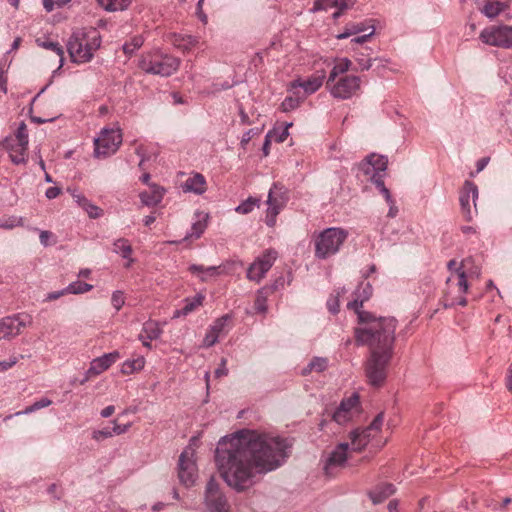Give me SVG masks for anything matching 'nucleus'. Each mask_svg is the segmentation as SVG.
<instances>
[{"mask_svg": "<svg viewBox=\"0 0 512 512\" xmlns=\"http://www.w3.org/2000/svg\"><path fill=\"white\" fill-rule=\"evenodd\" d=\"M291 448L292 442L287 438L241 430L218 442L215 462L226 484L243 492L254 484L257 474L282 466L290 456Z\"/></svg>", "mask_w": 512, "mask_h": 512, "instance_id": "1", "label": "nucleus"}, {"mask_svg": "<svg viewBox=\"0 0 512 512\" xmlns=\"http://www.w3.org/2000/svg\"><path fill=\"white\" fill-rule=\"evenodd\" d=\"M347 307L358 316L360 327L355 329V339L360 345H367L370 357L366 363V376L373 386H380L387 376V368L393 356L397 320L394 317H376L358 310V301H351Z\"/></svg>", "mask_w": 512, "mask_h": 512, "instance_id": "2", "label": "nucleus"}, {"mask_svg": "<svg viewBox=\"0 0 512 512\" xmlns=\"http://www.w3.org/2000/svg\"><path fill=\"white\" fill-rule=\"evenodd\" d=\"M446 287L443 292L442 303L445 308L454 307L455 305L466 306L467 299L465 297L469 289L466 272L461 268H456L446 280Z\"/></svg>", "mask_w": 512, "mask_h": 512, "instance_id": "3", "label": "nucleus"}, {"mask_svg": "<svg viewBox=\"0 0 512 512\" xmlns=\"http://www.w3.org/2000/svg\"><path fill=\"white\" fill-rule=\"evenodd\" d=\"M348 237V232L342 228L330 227L319 233L315 240V257L327 259L336 254Z\"/></svg>", "mask_w": 512, "mask_h": 512, "instance_id": "4", "label": "nucleus"}, {"mask_svg": "<svg viewBox=\"0 0 512 512\" xmlns=\"http://www.w3.org/2000/svg\"><path fill=\"white\" fill-rule=\"evenodd\" d=\"M100 44L99 35L89 38L88 34H72L68 40L67 49L73 62L85 63L92 58Z\"/></svg>", "mask_w": 512, "mask_h": 512, "instance_id": "5", "label": "nucleus"}, {"mask_svg": "<svg viewBox=\"0 0 512 512\" xmlns=\"http://www.w3.org/2000/svg\"><path fill=\"white\" fill-rule=\"evenodd\" d=\"M179 67V60L176 57L154 52L147 54L140 61V68L146 73L170 76Z\"/></svg>", "mask_w": 512, "mask_h": 512, "instance_id": "6", "label": "nucleus"}, {"mask_svg": "<svg viewBox=\"0 0 512 512\" xmlns=\"http://www.w3.org/2000/svg\"><path fill=\"white\" fill-rule=\"evenodd\" d=\"M197 439L192 438L189 445L182 451L178 462V477L182 484L192 486L197 478V465L195 460Z\"/></svg>", "mask_w": 512, "mask_h": 512, "instance_id": "7", "label": "nucleus"}, {"mask_svg": "<svg viewBox=\"0 0 512 512\" xmlns=\"http://www.w3.org/2000/svg\"><path fill=\"white\" fill-rule=\"evenodd\" d=\"M122 143L121 129L103 128L97 138L94 139V156L106 158L116 153Z\"/></svg>", "mask_w": 512, "mask_h": 512, "instance_id": "8", "label": "nucleus"}, {"mask_svg": "<svg viewBox=\"0 0 512 512\" xmlns=\"http://www.w3.org/2000/svg\"><path fill=\"white\" fill-rule=\"evenodd\" d=\"M361 86V79L355 75H343L326 81V87L334 98L345 100L353 97Z\"/></svg>", "mask_w": 512, "mask_h": 512, "instance_id": "9", "label": "nucleus"}, {"mask_svg": "<svg viewBox=\"0 0 512 512\" xmlns=\"http://www.w3.org/2000/svg\"><path fill=\"white\" fill-rule=\"evenodd\" d=\"M33 318L27 313H18L0 320V340H9L19 335L23 328L31 326Z\"/></svg>", "mask_w": 512, "mask_h": 512, "instance_id": "10", "label": "nucleus"}, {"mask_svg": "<svg viewBox=\"0 0 512 512\" xmlns=\"http://www.w3.org/2000/svg\"><path fill=\"white\" fill-rule=\"evenodd\" d=\"M204 503L209 512H229V505L214 477L207 482Z\"/></svg>", "mask_w": 512, "mask_h": 512, "instance_id": "11", "label": "nucleus"}, {"mask_svg": "<svg viewBox=\"0 0 512 512\" xmlns=\"http://www.w3.org/2000/svg\"><path fill=\"white\" fill-rule=\"evenodd\" d=\"M288 201L287 191L283 186L279 184H274L268 193L267 199V214H266V224L270 227H273L276 223V217L280 213V211L284 208Z\"/></svg>", "mask_w": 512, "mask_h": 512, "instance_id": "12", "label": "nucleus"}, {"mask_svg": "<svg viewBox=\"0 0 512 512\" xmlns=\"http://www.w3.org/2000/svg\"><path fill=\"white\" fill-rule=\"evenodd\" d=\"M278 257V253L274 249H267L259 257L255 259L247 270V278L250 281L259 283L271 269Z\"/></svg>", "mask_w": 512, "mask_h": 512, "instance_id": "13", "label": "nucleus"}, {"mask_svg": "<svg viewBox=\"0 0 512 512\" xmlns=\"http://www.w3.org/2000/svg\"><path fill=\"white\" fill-rule=\"evenodd\" d=\"M478 198V188L471 181H465L463 188L460 192V205L463 217L467 221L473 219L474 214L477 212L476 199Z\"/></svg>", "mask_w": 512, "mask_h": 512, "instance_id": "14", "label": "nucleus"}, {"mask_svg": "<svg viewBox=\"0 0 512 512\" xmlns=\"http://www.w3.org/2000/svg\"><path fill=\"white\" fill-rule=\"evenodd\" d=\"M349 451H351L349 443L343 442L336 446L324 463L323 470L327 476H334L338 469L344 467Z\"/></svg>", "mask_w": 512, "mask_h": 512, "instance_id": "15", "label": "nucleus"}, {"mask_svg": "<svg viewBox=\"0 0 512 512\" xmlns=\"http://www.w3.org/2000/svg\"><path fill=\"white\" fill-rule=\"evenodd\" d=\"M359 398L356 394L342 400L339 407L333 413L332 418L340 425L348 423L358 412Z\"/></svg>", "mask_w": 512, "mask_h": 512, "instance_id": "16", "label": "nucleus"}, {"mask_svg": "<svg viewBox=\"0 0 512 512\" xmlns=\"http://www.w3.org/2000/svg\"><path fill=\"white\" fill-rule=\"evenodd\" d=\"M117 358L118 353L113 352L93 359L90 363L89 369L86 371L84 379L81 381V384H84L90 378L95 377L109 369L110 366L117 360Z\"/></svg>", "mask_w": 512, "mask_h": 512, "instance_id": "17", "label": "nucleus"}, {"mask_svg": "<svg viewBox=\"0 0 512 512\" xmlns=\"http://www.w3.org/2000/svg\"><path fill=\"white\" fill-rule=\"evenodd\" d=\"M325 79V72L324 71H318L315 74L311 75L307 79H301L298 78L291 82V88L297 89L302 88L303 89V95L304 98L307 95L315 93L323 84V81Z\"/></svg>", "mask_w": 512, "mask_h": 512, "instance_id": "18", "label": "nucleus"}, {"mask_svg": "<svg viewBox=\"0 0 512 512\" xmlns=\"http://www.w3.org/2000/svg\"><path fill=\"white\" fill-rule=\"evenodd\" d=\"M231 319L229 314L223 315L220 318H217L213 324L208 329L204 339L203 346L211 347L217 343L220 336L227 333L226 326L228 321Z\"/></svg>", "mask_w": 512, "mask_h": 512, "instance_id": "19", "label": "nucleus"}, {"mask_svg": "<svg viewBox=\"0 0 512 512\" xmlns=\"http://www.w3.org/2000/svg\"><path fill=\"white\" fill-rule=\"evenodd\" d=\"M388 160L385 156L371 154L359 165L365 175L382 174L387 169Z\"/></svg>", "mask_w": 512, "mask_h": 512, "instance_id": "20", "label": "nucleus"}, {"mask_svg": "<svg viewBox=\"0 0 512 512\" xmlns=\"http://www.w3.org/2000/svg\"><path fill=\"white\" fill-rule=\"evenodd\" d=\"M374 434V432L368 430V427L362 430L355 429L352 431L350 433L351 442L349 443L351 451L359 452L364 449Z\"/></svg>", "mask_w": 512, "mask_h": 512, "instance_id": "21", "label": "nucleus"}, {"mask_svg": "<svg viewBox=\"0 0 512 512\" xmlns=\"http://www.w3.org/2000/svg\"><path fill=\"white\" fill-rule=\"evenodd\" d=\"M188 270L202 282H207L209 279L217 277L224 272L222 265L205 267L203 265L192 264L189 266Z\"/></svg>", "mask_w": 512, "mask_h": 512, "instance_id": "22", "label": "nucleus"}, {"mask_svg": "<svg viewBox=\"0 0 512 512\" xmlns=\"http://www.w3.org/2000/svg\"><path fill=\"white\" fill-rule=\"evenodd\" d=\"M482 43L501 48H512V34H479Z\"/></svg>", "mask_w": 512, "mask_h": 512, "instance_id": "23", "label": "nucleus"}, {"mask_svg": "<svg viewBox=\"0 0 512 512\" xmlns=\"http://www.w3.org/2000/svg\"><path fill=\"white\" fill-rule=\"evenodd\" d=\"M184 192H192L197 195L203 194L206 189V180L200 173H194L182 185Z\"/></svg>", "mask_w": 512, "mask_h": 512, "instance_id": "24", "label": "nucleus"}, {"mask_svg": "<svg viewBox=\"0 0 512 512\" xmlns=\"http://www.w3.org/2000/svg\"><path fill=\"white\" fill-rule=\"evenodd\" d=\"M511 0H485L481 12L490 19L497 17L510 5Z\"/></svg>", "mask_w": 512, "mask_h": 512, "instance_id": "25", "label": "nucleus"}, {"mask_svg": "<svg viewBox=\"0 0 512 512\" xmlns=\"http://www.w3.org/2000/svg\"><path fill=\"white\" fill-rule=\"evenodd\" d=\"M205 296L201 293L196 294L194 297H188L184 299V306L174 312L173 318L180 316H187L197 308L202 306Z\"/></svg>", "mask_w": 512, "mask_h": 512, "instance_id": "26", "label": "nucleus"}, {"mask_svg": "<svg viewBox=\"0 0 512 512\" xmlns=\"http://www.w3.org/2000/svg\"><path fill=\"white\" fill-rule=\"evenodd\" d=\"M164 196V189L157 185H151L150 191L141 192L139 197L141 203L145 206H156L158 205Z\"/></svg>", "mask_w": 512, "mask_h": 512, "instance_id": "27", "label": "nucleus"}, {"mask_svg": "<svg viewBox=\"0 0 512 512\" xmlns=\"http://www.w3.org/2000/svg\"><path fill=\"white\" fill-rule=\"evenodd\" d=\"M170 41L179 50L186 52L198 43L197 37L193 34H170Z\"/></svg>", "mask_w": 512, "mask_h": 512, "instance_id": "28", "label": "nucleus"}, {"mask_svg": "<svg viewBox=\"0 0 512 512\" xmlns=\"http://www.w3.org/2000/svg\"><path fill=\"white\" fill-rule=\"evenodd\" d=\"M395 487L389 483L378 485L374 490L369 493V496L374 504H379L394 494Z\"/></svg>", "mask_w": 512, "mask_h": 512, "instance_id": "29", "label": "nucleus"}, {"mask_svg": "<svg viewBox=\"0 0 512 512\" xmlns=\"http://www.w3.org/2000/svg\"><path fill=\"white\" fill-rule=\"evenodd\" d=\"M36 42L39 46H41L45 49L51 50L56 54V56L59 58V60H58L59 66L57 69H60L64 62L63 47L57 41L49 40L46 37L37 38Z\"/></svg>", "mask_w": 512, "mask_h": 512, "instance_id": "30", "label": "nucleus"}, {"mask_svg": "<svg viewBox=\"0 0 512 512\" xmlns=\"http://www.w3.org/2000/svg\"><path fill=\"white\" fill-rule=\"evenodd\" d=\"M113 252L116 254H120L124 259H128V263L126 264V267H130V265L134 261L130 257L132 254V246L130 245L129 241L125 238L117 239L113 243Z\"/></svg>", "mask_w": 512, "mask_h": 512, "instance_id": "31", "label": "nucleus"}, {"mask_svg": "<svg viewBox=\"0 0 512 512\" xmlns=\"http://www.w3.org/2000/svg\"><path fill=\"white\" fill-rule=\"evenodd\" d=\"M196 218V221L192 224L191 233L188 234L185 239L190 237L199 238L204 233L207 227L208 214L197 212Z\"/></svg>", "mask_w": 512, "mask_h": 512, "instance_id": "32", "label": "nucleus"}, {"mask_svg": "<svg viewBox=\"0 0 512 512\" xmlns=\"http://www.w3.org/2000/svg\"><path fill=\"white\" fill-rule=\"evenodd\" d=\"M462 271L466 272V279L470 278H479L481 275V267L475 264V261L472 257H467L461 261L459 267Z\"/></svg>", "mask_w": 512, "mask_h": 512, "instance_id": "33", "label": "nucleus"}, {"mask_svg": "<svg viewBox=\"0 0 512 512\" xmlns=\"http://www.w3.org/2000/svg\"><path fill=\"white\" fill-rule=\"evenodd\" d=\"M144 337L150 341L158 339L162 334V329L158 322L149 320L143 324L142 332Z\"/></svg>", "mask_w": 512, "mask_h": 512, "instance_id": "34", "label": "nucleus"}, {"mask_svg": "<svg viewBox=\"0 0 512 512\" xmlns=\"http://www.w3.org/2000/svg\"><path fill=\"white\" fill-rule=\"evenodd\" d=\"M97 2L106 11L116 12L127 9L131 0H97Z\"/></svg>", "mask_w": 512, "mask_h": 512, "instance_id": "35", "label": "nucleus"}, {"mask_svg": "<svg viewBox=\"0 0 512 512\" xmlns=\"http://www.w3.org/2000/svg\"><path fill=\"white\" fill-rule=\"evenodd\" d=\"M351 61L348 58H341L335 62L328 78L335 80V78L346 75L345 73L349 70Z\"/></svg>", "mask_w": 512, "mask_h": 512, "instance_id": "36", "label": "nucleus"}, {"mask_svg": "<svg viewBox=\"0 0 512 512\" xmlns=\"http://www.w3.org/2000/svg\"><path fill=\"white\" fill-rule=\"evenodd\" d=\"M8 142H14L17 143L18 148L23 151L27 150L28 146V134L26 125L24 123H21V125L18 127L15 137L8 140Z\"/></svg>", "mask_w": 512, "mask_h": 512, "instance_id": "37", "label": "nucleus"}, {"mask_svg": "<svg viewBox=\"0 0 512 512\" xmlns=\"http://www.w3.org/2000/svg\"><path fill=\"white\" fill-rule=\"evenodd\" d=\"M328 366V360L327 358L323 357H314L307 367H305L302 371L303 375H307L311 373L312 371L316 372H323Z\"/></svg>", "mask_w": 512, "mask_h": 512, "instance_id": "38", "label": "nucleus"}, {"mask_svg": "<svg viewBox=\"0 0 512 512\" xmlns=\"http://www.w3.org/2000/svg\"><path fill=\"white\" fill-rule=\"evenodd\" d=\"M7 148L9 150L10 159L13 163L22 164L26 162V150L21 151L18 148L17 143L7 141Z\"/></svg>", "mask_w": 512, "mask_h": 512, "instance_id": "39", "label": "nucleus"}, {"mask_svg": "<svg viewBox=\"0 0 512 512\" xmlns=\"http://www.w3.org/2000/svg\"><path fill=\"white\" fill-rule=\"evenodd\" d=\"M385 173H382V174H372V175H368L370 180L375 184V186L379 189L380 193L383 194V196L385 197V200L387 203H392L393 202V199H392V196L390 194V191L386 188L385 184H384V181H383V177H384Z\"/></svg>", "mask_w": 512, "mask_h": 512, "instance_id": "40", "label": "nucleus"}, {"mask_svg": "<svg viewBox=\"0 0 512 512\" xmlns=\"http://www.w3.org/2000/svg\"><path fill=\"white\" fill-rule=\"evenodd\" d=\"M144 365V357L139 356L133 360H127L122 366V372L125 374H130L135 371H140L141 369H143Z\"/></svg>", "mask_w": 512, "mask_h": 512, "instance_id": "41", "label": "nucleus"}, {"mask_svg": "<svg viewBox=\"0 0 512 512\" xmlns=\"http://www.w3.org/2000/svg\"><path fill=\"white\" fill-rule=\"evenodd\" d=\"M377 29H382L381 22L376 19H367L364 22L357 24L352 32H375Z\"/></svg>", "mask_w": 512, "mask_h": 512, "instance_id": "42", "label": "nucleus"}, {"mask_svg": "<svg viewBox=\"0 0 512 512\" xmlns=\"http://www.w3.org/2000/svg\"><path fill=\"white\" fill-rule=\"evenodd\" d=\"M295 94L296 96L286 97L283 100V102L281 103V110L283 112H289L296 109L300 105L301 101H303L304 96L299 95L296 92Z\"/></svg>", "mask_w": 512, "mask_h": 512, "instance_id": "43", "label": "nucleus"}, {"mask_svg": "<svg viewBox=\"0 0 512 512\" xmlns=\"http://www.w3.org/2000/svg\"><path fill=\"white\" fill-rule=\"evenodd\" d=\"M93 286L88 283L81 281H75L70 283L66 288L67 294H83L92 290Z\"/></svg>", "mask_w": 512, "mask_h": 512, "instance_id": "44", "label": "nucleus"}, {"mask_svg": "<svg viewBox=\"0 0 512 512\" xmlns=\"http://www.w3.org/2000/svg\"><path fill=\"white\" fill-rule=\"evenodd\" d=\"M336 11L332 14L333 19L339 18L344 11L352 8L355 4V0H332Z\"/></svg>", "mask_w": 512, "mask_h": 512, "instance_id": "45", "label": "nucleus"}, {"mask_svg": "<svg viewBox=\"0 0 512 512\" xmlns=\"http://www.w3.org/2000/svg\"><path fill=\"white\" fill-rule=\"evenodd\" d=\"M259 202H260L259 199L254 198V197H249L248 199L243 201L240 205H238L236 207L235 211L239 214H248L251 211H253V209L255 207L259 206Z\"/></svg>", "mask_w": 512, "mask_h": 512, "instance_id": "46", "label": "nucleus"}, {"mask_svg": "<svg viewBox=\"0 0 512 512\" xmlns=\"http://www.w3.org/2000/svg\"><path fill=\"white\" fill-rule=\"evenodd\" d=\"M143 42L144 39L142 35H136L135 37H133L130 43H125L123 45L124 53L127 55H131L132 53H134V51H136L138 48L142 46Z\"/></svg>", "mask_w": 512, "mask_h": 512, "instance_id": "47", "label": "nucleus"}, {"mask_svg": "<svg viewBox=\"0 0 512 512\" xmlns=\"http://www.w3.org/2000/svg\"><path fill=\"white\" fill-rule=\"evenodd\" d=\"M372 294V286L366 283L362 288V292L358 289L356 292V298L353 301H358V310H361L364 301L368 300Z\"/></svg>", "mask_w": 512, "mask_h": 512, "instance_id": "48", "label": "nucleus"}, {"mask_svg": "<svg viewBox=\"0 0 512 512\" xmlns=\"http://www.w3.org/2000/svg\"><path fill=\"white\" fill-rule=\"evenodd\" d=\"M341 293H345V290L336 291V293L332 294L327 300V308L333 314H336L339 311V297Z\"/></svg>", "mask_w": 512, "mask_h": 512, "instance_id": "49", "label": "nucleus"}, {"mask_svg": "<svg viewBox=\"0 0 512 512\" xmlns=\"http://www.w3.org/2000/svg\"><path fill=\"white\" fill-rule=\"evenodd\" d=\"M331 8H335L332 0H314L311 12L328 11Z\"/></svg>", "mask_w": 512, "mask_h": 512, "instance_id": "50", "label": "nucleus"}, {"mask_svg": "<svg viewBox=\"0 0 512 512\" xmlns=\"http://www.w3.org/2000/svg\"><path fill=\"white\" fill-rule=\"evenodd\" d=\"M112 306L116 311H119L125 304V297L122 291H114L111 296Z\"/></svg>", "mask_w": 512, "mask_h": 512, "instance_id": "51", "label": "nucleus"}, {"mask_svg": "<svg viewBox=\"0 0 512 512\" xmlns=\"http://www.w3.org/2000/svg\"><path fill=\"white\" fill-rule=\"evenodd\" d=\"M71 0H42L44 9L47 12H51L56 8H60L67 3H69Z\"/></svg>", "mask_w": 512, "mask_h": 512, "instance_id": "52", "label": "nucleus"}, {"mask_svg": "<svg viewBox=\"0 0 512 512\" xmlns=\"http://www.w3.org/2000/svg\"><path fill=\"white\" fill-rule=\"evenodd\" d=\"M266 301H267V299L263 293V290H259L256 300H255V303H254L255 310L258 312H261V313L266 312V310H267Z\"/></svg>", "mask_w": 512, "mask_h": 512, "instance_id": "53", "label": "nucleus"}, {"mask_svg": "<svg viewBox=\"0 0 512 512\" xmlns=\"http://www.w3.org/2000/svg\"><path fill=\"white\" fill-rule=\"evenodd\" d=\"M383 422H384V414L381 412L379 413L375 418L374 420L372 421V423L368 426V430L369 431H372L374 433H378L380 430H381V427L383 425Z\"/></svg>", "mask_w": 512, "mask_h": 512, "instance_id": "54", "label": "nucleus"}, {"mask_svg": "<svg viewBox=\"0 0 512 512\" xmlns=\"http://www.w3.org/2000/svg\"><path fill=\"white\" fill-rule=\"evenodd\" d=\"M71 195L75 202L81 207L85 208L90 202L82 193H79L77 190H72Z\"/></svg>", "mask_w": 512, "mask_h": 512, "instance_id": "55", "label": "nucleus"}, {"mask_svg": "<svg viewBox=\"0 0 512 512\" xmlns=\"http://www.w3.org/2000/svg\"><path fill=\"white\" fill-rule=\"evenodd\" d=\"M21 219L17 217H11L7 220L0 219V228L12 229L20 225Z\"/></svg>", "mask_w": 512, "mask_h": 512, "instance_id": "56", "label": "nucleus"}, {"mask_svg": "<svg viewBox=\"0 0 512 512\" xmlns=\"http://www.w3.org/2000/svg\"><path fill=\"white\" fill-rule=\"evenodd\" d=\"M84 210L88 213L89 217L93 219L99 218L102 215V210L91 202L88 203Z\"/></svg>", "mask_w": 512, "mask_h": 512, "instance_id": "57", "label": "nucleus"}, {"mask_svg": "<svg viewBox=\"0 0 512 512\" xmlns=\"http://www.w3.org/2000/svg\"><path fill=\"white\" fill-rule=\"evenodd\" d=\"M292 126V123H288L285 128L280 132V133H277V132H273L272 133V138H274L275 141L281 143V142H284L289 133H288V128Z\"/></svg>", "mask_w": 512, "mask_h": 512, "instance_id": "58", "label": "nucleus"}, {"mask_svg": "<svg viewBox=\"0 0 512 512\" xmlns=\"http://www.w3.org/2000/svg\"><path fill=\"white\" fill-rule=\"evenodd\" d=\"M113 436V432L109 428H104L102 430H97L93 432V439L99 441L104 438H110Z\"/></svg>", "mask_w": 512, "mask_h": 512, "instance_id": "59", "label": "nucleus"}, {"mask_svg": "<svg viewBox=\"0 0 512 512\" xmlns=\"http://www.w3.org/2000/svg\"><path fill=\"white\" fill-rule=\"evenodd\" d=\"M17 362L18 358L15 356H12L7 360L0 361V373L12 368Z\"/></svg>", "mask_w": 512, "mask_h": 512, "instance_id": "60", "label": "nucleus"}, {"mask_svg": "<svg viewBox=\"0 0 512 512\" xmlns=\"http://www.w3.org/2000/svg\"><path fill=\"white\" fill-rule=\"evenodd\" d=\"M113 428L111 429L112 432H113V435H121V434H124L126 433L129 428L131 427V423H127V424H117L116 421H113Z\"/></svg>", "mask_w": 512, "mask_h": 512, "instance_id": "61", "label": "nucleus"}, {"mask_svg": "<svg viewBox=\"0 0 512 512\" xmlns=\"http://www.w3.org/2000/svg\"><path fill=\"white\" fill-rule=\"evenodd\" d=\"M52 404V401L48 398H41L40 400L33 403L35 410H39L45 407H48Z\"/></svg>", "mask_w": 512, "mask_h": 512, "instance_id": "62", "label": "nucleus"}, {"mask_svg": "<svg viewBox=\"0 0 512 512\" xmlns=\"http://www.w3.org/2000/svg\"><path fill=\"white\" fill-rule=\"evenodd\" d=\"M228 370L226 368V359L221 360V365L215 370V376L217 378L227 375Z\"/></svg>", "mask_w": 512, "mask_h": 512, "instance_id": "63", "label": "nucleus"}, {"mask_svg": "<svg viewBox=\"0 0 512 512\" xmlns=\"http://www.w3.org/2000/svg\"><path fill=\"white\" fill-rule=\"evenodd\" d=\"M506 387L512 393V364L509 366L506 374Z\"/></svg>", "mask_w": 512, "mask_h": 512, "instance_id": "64", "label": "nucleus"}]
</instances>
